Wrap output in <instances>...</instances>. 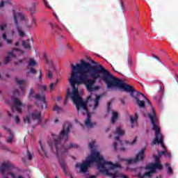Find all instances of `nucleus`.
Here are the masks:
<instances>
[{
  "mask_svg": "<svg viewBox=\"0 0 178 178\" xmlns=\"http://www.w3.org/2000/svg\"><path fill=\"white\" fill-rule=\"evenodd\" d=\"M13 94H14V95H19V91L17 90V89H15V90H13Z\"/></svg>",
  "mask_w": 178,
  "mask_h": 178,
  "instance_id": "46",
  "label": "nucleus"
},
{
  "mask_svg": "<svg viewBox=\"0 0 178 178\" xmlns=\"http://www.w3.org/2000/svg\"><path fill=\"white\" fill-rule=\"evenodd\" d=\"M9 3H10V1H9V0L1 1L0 3V8H3V6H5V5H9Z\"/></svg>",
  "mask_w": 178,
  "mask_h": 178,
  "instance_id": "28",
  "label": "nucleus"
},
{
  "mask_svg": "<svg viewBox=\"0 0 178 178\" xmlns=\"http://www.w3.org/2000/svg\"><path fill=\"white\" fill-rule=\"evenodd\" d=\"M148 116L153 126V131H155V138L153 140V144L154 145H156V144H160L161 147L163 148L164 151L159 152V150H157L158 154L160 155V156L166 155L168 150H166V146L163 144V135L161 134V128L158 126V120H156V115H155V110L154 108H152V113L148 114Z\"/></svg>",
  "mask_w": 178,
  "mask_h": 178,
  "instance_id": "4",
  "label": "nucleus"
},
{
  "mask_svg": "<svg viewBox=\"0 0 178 178\" xmlns=\"http://www.w3.org/2000/svg\"><path fill=\"white\" fill-rule=\"evenodd\" d=\"M124 129H122L120 127H118L115 129V134H117V136H124Z\"/></svg>",
  "mask_w": 178,
  "mask_h": 178,
  "instance_id": "14",
  "label": "nucleus"
},
{
  "mask_svg": "<svg viewBox=\"0 0 178 178\" xmlns=\"http://www.w3.org/2000/svg\"><path fill=\"white\" fill-rule=\"evenodd\" d=\"M119 116V114L118 113V112H113V115L111 118V123H115V122H116V120H118V117Z\"/></svg>",
  "mask_w": 178,
  "mask_h": 178,
  "instance_id": "24",
  "label": "nucleus"
},
{
  "mask_svg": "<svg viewBox=\"0 0 178 178\" xmlns=\"http://www.w3.org/2000/svg\"><path fill=\"white\" fill-rule=\"evenodd\" d=\"M67 49H69V51H71V52H74L73 47H72V46L69 44H67Z\"/></svg>",
  "mask_w": 178,
  "mask_h": 178,
  "instance_id": "38",
  "label": "nucleus"
},
{
  "mask_svg": "<svg viewBox=\"0 0 178 178\" xmlns=\"http://www.w3.org/2000/svg\"><path fill=\"white\" fill-rule=\"evenodd\" d=\"M36 26H37V22H35V18H34V17H33L31 25L26 24V27L28 29H33Z\"/></svg>",
  "mask_w": 178,
  "mask_h": 178,
  "instance_id": "21",
  "label": "nucleus"
},
{
  "mask_svg": "<svg viewBox=\"0 0 178 178\" xmlns=\"http://www.w3.org/2000/svg\"><path fill=\"white\" fill-rule=\"evenodd\" d=\"M95 145V141H92L91 143H89V148L90 149H93Z\"/></svg>",
  "mask_w": 178,
  "mask_h": 178,
  "instance_id": "36",
  "label": "nucleus"
},
{
  "mask_svg": "<svg viewBox=\"0 0 178 178\" xmlns=\"http://www.w3.org/2000/svg\"><path fill=\"white\" fill-rule=\"evenodd\" d=\"M138 120V115L135 114V118L133 115H130V122H131V128L134 127V122H137Z\"/></svg>",
  "mask_w": 178,
  "mask_h": 178,
  "instance_id": "16",
  "label": "nucleus"
},
{
  "mask_svg": "<svg viewBox=\"0 0 178 178\" xmlns=\"http://www.w3.org/2000/svg\"><path fill=\"white\" fill-rule=\"evenodd\" d=\"M15 45L16 47H19V45H20V42L19 41H17V42H15Z\"/></svg>",
  "mask_w": 178,
  "mask_h": 178,
  "instance_id": "57",
  "label": "nucleus"
},
{
  "mask_svg": "<svg viewBox=\"0 0 178 178\" xmlns=\"http://www.w3.org/2000/svg\"><path fill=\"white\" fill-rule=\"evenodd\" d=\"M113 147L114 148V151H116L118 149V143H114Z\"/></svg>",
  "mask_w": 178,
  "mask_h": 178,
  "instance_id": "47",
  "label": "nucleus"
},
{
  "mask_svg": "<svg viewBox=\"0 0 178 178\" xmlns=\"http://www.w3.org/2000/svg\"><path fill=\"white\" fill-rule=\"evenodd\" d=\"M41 120H42V118H41V112L38 111H35L24 117V123H28V124H30L31 122H35L36 124H40Z\"/></svg>",
  "mask_w": 178,
  "mask_h": 178,
  "instance_id": "6",
  "label": "nucleus"
},
{
  "mask_svg": "<svg viewBox=\"0 0 178 178\" xmlns=\"http://www.w3.org/2000/svg\"><path fill=\"white\" fill-rule=\"evenodd\" d=\"M15 83H17V84H18V86H19V88L21 89V90L24 91V87L22 86V85L24 84V83H26V80L22 79V80H19V78L15 77Z\"/></svg>",
  "mask_w": 178,
  "mask_h": 178,
  "instance_id": "13",
  "label": "nucleus"
},
{
  "mask_svg": "<svg viewBox=\"0 0 178 178\" xmlns=\"http://www.w3.org/2000/svg\"><path fill=\"white\" fill-rule=\"evenodd\" d=\"M163 89H162V87H160V90L158 92V94L155 96H154V99L156 102V104H159V105H161L162 104V98H163Z\"/></svg>",
  "mask_w": 178,
  "mask_h": 178,
  "instance_id": "10",
  "label": "nucleus"
},
{
  "mask_svg": "<svg viewBox=\"0 0 178 178\" xmlns=\"http://www.w3.org/2000/svg\"><path fill=\"white\" fill-rule=\"evenodd\" d=\"M14 104H15V110L19 112V113H22V107L23 106V103H22L20 102V100H19L18 98H15L14 99Z\"/></svg>",
  "mask_w": 178,
  "mask_h": 178,
  "instance_id": "11",
  "label": "nucleus"
},
{
  "mask_svg": "<svg viewBox=\"0 0 178 178\" xmlns=\"http://www.w3.org/2000/svg\"><path fill=\"white\" fill-rule=\"evenodd\" d=\"M99 99H101V96L99 95L96 96V98L94 100L95 104H94L93 109H97V108H98V106H99Z\"/></svg>",
  "mask_w": 178,
  "mask_h": 178,
  "instance_id": "19",
  "label": "nucleus"
},
{
  "mask_svg": "<svg viewBox=\"0 0 178 178\" xmlns=\"http://www.w3.org/2000/svg\"><path fill=\"white\" fill-rule=\"evenodd\" d=\"M127 144H129L130 145H134L136 143H137V136L135 137V138L133 140L132 142H127Z\"/></svg>",
  "mask_w": 178,
  "mask_h": 178,
  "instance_id": "34",
  "label": "nucleus"
},
{
  "mask_svg": "<svg viewBox=\"0 0 178 178\" xmlns=\"http://www.w3.org/2000/svg\"><path fill=\"white\" fill-rule=\"evenodd\" d=\"M22 45L26 49H30L31 48V47L30 46V40L22 41Z\"/></svg>",
  "mask_w": 178,
  "mask_h": 178,
  "instance_id": "22",
  "label": "nucleus"
},
{
  "mask_svg": "<svg viewBox=\"0 0 178 178\" xmlns=\"http://www.w3.org/2000/svg\"><path fill=\"white\" fill-rule=\"evenodd\" d=\"M29 69H30V72H28L27 74H30V73H32L33 74H35L37 73V71L33 68V67H29Z\"/></svg>",
  "mask_w": 178,
  "mask_h": 178,
  "instance_id": "33",
  "label": "nucleus"
},
{
  "mask_svg": "<svg viewBox=\"0 0 178 178\" xmlns=\"http://www.w3.org/2000/svg\"><path fill=\"white\" fill-rule=\"evenodd\" d=\"M2 38L4 41H6L8 45H12L13 40H12L11 39H8V36H6V33L2 34Z\"/></svg>",
  "mask_w": 178,
  "mask_h": 178,
  "instance_id": "17",
  "label": "nucleus"
},
{
  "mask_svg": "<svg viewBox=\"0 0 178 178\" xmlns=\"http://www.w3.org/2000/svg\"><path fill=\"white\" fill-rule=\"evenodd\" d=\"M35 65H37V63L35 62V60L31 59L28 64V69H30V67L31 66H35Z\"/></svg>",
  "mask_w": 178,
  "mask_h": 178,
  "instance_id": "30",
  "label": "nucleus"
},
{
  "mask_svg": "<svg viewBox=\"0 0 178 178\" xmlns=\"http://www.w3.org/2000/svg\"><path fill=\"white\" fill-rule=\"evenodd\" d=\"M145 169L146 170H149V172H150V174L154 175V173L156 172V169L162 170V169H163V165H162V164H161L159 162H156L155 163L147 165L145 167Z\"/></svg>",
  "mask_w": 178,
  "mask_h": 178,
  "instance_id": "9",
  "label": "nucleus"
},
{
  "mask_svg": "<svg viewBox=\"0 0 178 178\" xmlns=\"http://www.w3.org/2000/svg\"><path fill=\"white\" fill-rule=\"evenodd\" d=\"M58 80H56V81L55 83H50L49 86V90L50 91H54V90H55V88H56V86H58Z\"/></svg>",
  "mask_w": 178,
  "mask_h": 178,
  "instance_id": "27",
  "label": "nucleus"
},
{
  "mask_svg": "<svg viewBox=\"0 0 178 178\" xmlns=\"http://www.w3.org/2000/svg\"><path fill=\"white\" fill-rule=\"evenodd\" d=\"M19 63H23V60H19V63H15V65H19Z\"/></svg>",
  "mask_w": 178,
  "mask_h": 178,
  "instance_id": "59",
  "label": "nucleus"
},
{
  "mask_svg": "<svg viewBox=\"0 0 178 178\" xmlns=\"http://www.w3.org/2000/svg\"><path fill=\"white\" fill-rule=\"evenodd\" d=\"M44 59L46 61V63L47 65H50L51 66H52V68L54 69V61H52V60H49L48 57H47V55L44 56Z\"/></svg>",
  "mask_w": 178,
  "mask_h": 178,
  "instance_id": "26",
  "label": "nucleus"
},
{
  "mask_svg": "<svg viewBox=\"0 0 178 178\" xmlns=\"http://www.w3.org/2000/svg\"><path fill=\"white\" fill-rule=\"evenodd\" d=\"M144 154H145V148L142 149L138 154H136V158L128 159H127V162L129 165H131L133 163H137V162H140L144 159Z\"/></svg>",
  "mask_w": 178,
  "mask_h": 178,
  "instance_id": "8",
  "label": "nucleus"
},
{
  "mask_svg": "<svg viewBox=\"0 0 178 178\" xmlns=\"http://www.w3.org/2000/svg\"><path fill=\"white\" fill-rule=\"evenodd\" d=\"M39 144L41 148V149L39 151L40 155H41L42 156H47V151L44 148V146H42V145L41 144V141H39Z\"/></svg>",
  "mask_w": 178,
  "mask_h": 178,
  "instance_id": "18",
  "label": "nucleus"
},
{
  "mask_svg": "<svg viewBox=\"0 0 178 178\" xmlns=\"http://www.w3.org/2000/svg\"><path fill=\"white\" fill-rule=\"evenodd\" d=\"M31 10V13H35V3H33V8Z\"/></svg>",
  "mask_w": 178,
  "mask_h": 178,
  "instance_id": "41",
  "label": "nucleus"
},
{
  "mask_svg": "<svg viewBox=\"0 0 178 178\" xmlns=\"http://www.w3.org/2000/svg\"><path fill=\"white\" fill-rule=\"evenodd\" d=\"M152 175V174L149 171H148L145 172L143 175L139 174L138 177V178L151 177Z\"/></svg>",
  "mask_w": 178,
  "mask_h": 178,
  "instance_id": "25",
  "label": "nucleus"
},
{
  "mask_svg": "<svg viewBox=\"0 0 178 178\" xmlns=\"http://www.w3.org/2000/svg\"><path fill=\"white\" fill-rule=\"evenodd\" d=\"M154 159L156 162H159V159H161V155L154 156Z\"/></svg>",
  "mask_w": 178,
  "mask_h": 178,
  "instance_id": "40",
  "label": "nucleus"
},
{
  "mask_svg": "<svg viewBox=\"0 0 178 178\" xmlns=\"http://www.w3.org/2000/svg\"><path fill=\"white\" fill-rule=\"evenodd\" d=\"M42 77V73L41 72V70H40L39 79L41 80Z\"/></svg>",
  "mask_w": 178,
  "mask_h": 178,
  "instance_id": "56",
  "label": "nucleus"
},
{
  "mask_svg": "<svg viewBox=\"0 0 178 178\" xmlns=\"http://www.w3.org/2000/svg\"><path fill=\"white\" fill-rule=\"evenodd\" d=\"M152 58H154V59H156V60H159V62H161V60L159 59V57L155 56V54H153Z\"/></svg>",
  "mask_w": 178,
  "mask_h": 178,
  "instance_id": "49",
  "label": "nucleus"
},
{
  "mask_svg": "<svg viewBox=\"0 0 178 178\" xmlns=\"http://www.w3.org/2000/svg\"><path fill=\"white\" fill-rule=\"evenodd\" d=\"M15 122H16L17 124H19V123H20V119L19 118V116H17V115L15 116Z\"/></svg>",
  "mask_w": 178,
  "mask_h": 178,
  "instance_id": "43",
  "label": "nucleus"
},
{
  "mask_svg": "<svg viewBox=\"0 0 178 178\" xmlns=\"http://www.w3.org/2000/svg\"><path fill=\"white\" fill-rule=\"evenodd\" d=\"M94 162L97 163V169H99L100 173H102L105 176H108L111 178L120 177L119 171L115 170L113 173L111 172V170H115L118 168H120V165L118 163H113L111 161H106L104 157L100 156L99 152L95 150L92 151L91 155L86 158V161L82 162L81 164L76 163L75 168H79L80 173H87L88 172V168L91 163Z\"/></svg>",
  "mask_w": 178,
  "mask_h": 178,
  "instance_id": "2",
  "label": "nucleus"
},
{
  "mask_svg": "<svg viewBox=\"0 0 178 178\" xmlns=\"http://www.w3.org/2000/svg\"><path fill=\"white\" fill-rule=\"evenodd\" d=\"M165 156H170V153L165 152Z\"/></svg>",
  "mask_w": 178,
  "mask_h": 178,
  "instance_id": "60",
  "label": "nucleus"
},
{
  "mask_svg": "<svg viewBox=\"0 0 178 178\" xmlns=\"http://www.w3.org/2000/svg\"><path fill=\"white\" fill-rule=\"evenodd\" d=\"M109 111H111V103H108L107 112H109Z\"/></svg>",
  "mask_w": 178,
  "mask_h": 178,
  "instance_id": "51",
  "label": "nucleus"
},
{
  "mask_svg": "<svg viewBox=\"0 0 178 178\" xmlns=\"http://www.w3.org/2000/svg\"><path fill=\"white\" fill-rule=\"evenodd\" d=\"M121 102H122V105H124V100L122 99Z\"/></svg>",
  "mask_w": 178,
  "mask_h": 178,
  "instance_id": "63",
  "label": "nucleus"
},
{
  "mask_svg": "<svg viewBox=\"0 0 178 178\" xmlns=\"http://www.w3.org/2000/svg\"><path fill=\"white\" fill-rule=\"evenodd\" d=\"M13 15H15V16H16V19H19V20H26V15L20 13H14Z\"/></svg>",
  "mask_w": 178,
  "mask_h": 178,
  "instance_id": "20",
  "label": "nucleus"
},
{
  "mask_svg": "<svg viewBox=\"0 0 178 178\" xmlns=\"http://www.w3.org/2000/svg\"><path fill=\"white\" fill-rule=\"evenodd\" d=\"M0 172L3 175L8 172V175L12 178H24L22 175H19V168H15L13 164L10 162L3 163L0 167Z\"/></svg>",
  "mask_w": 178,
  "mask_h": 178,
  "instance_id": "5",
  "label": "nucleus"
},
{
  "mask_svg": "<svg viewBox=\"0 0 178 178\" xmlns=\"http://www.w3.org/2000/svg\"><path fill=\"white\" fill-rule=\"evenodd\" d=\"M64 105H67V98L65 99Z\"/></svg>",
  "mask_w": 178,
  "mask_h": 178,
  "instance_id": "58",
  "label": "nucleus"
},
{
  "mask_svg": "<svg viewBox=\"0 0 178 178\" xmlns=\"http://www.w3.org/2000/svg\"><path fill=\"white\" fill-rule=\"evenodd\" d=\"M86 178H97V175H90L89 177H86Z\"/></svg>",
  "mask_w": 178,
  "mask_h": 178,
  "instance_id": "53",
  "label": "nucleus"
},
{
  "mask_svg": "<svg viewBox=\"0 0 178 178\" xmlns=\"http://www.w3.org/2000/svg\"><path fill=\"white\" fill-rule=\"evenodd\" d=\"M42 90H43L44 91H47V86H42Z\"/></svg>",
  "mask_w": 178,
  "mask_h": 178,
  "instance_id": "54",
  "label": "nucleus"
},
{
  "mask_svg": "<svg viewBox=\"0 0 178 178\" xmlns=\"http://www.w3.org/2000/svg\"><path fill=\"white\" fill-rule=\"evenodd\" d=\"M5 29H6V24L0 26V30H1V31H3V30H5Z\"/></svg>",
  "mask_w": 178,
  "mask_h": 178,
  "instance_id": "44",
  "label": "nucleus"
},
{
  "mask_svg": "<svg viewBox=\"0 0 178 178\" xmlns=\"http://www.w3.org/2000/svg\"><path fill=\"white\" fill-rule=\"evenodd\" d=\"M66 124L63 125V129L60 131L59 136H56L55 134H52L51 136L54 138V143L50 144V147L52 149H56L57 156L58 158V163L61 167L65 175H67V171L66 170V163L63 158H65V154L72 148H79V145L74 143H70L67 147H65L62 144V140L65 141H69V133H70V127L72 124H68L67 127L65 129Z\"/></svg>",
  "mask_w": 178,
  "mask_h": 178,
  "instance_id": "3",
  "label": "nucleus"
},
{
  "mask_svg": "<svg viewBox=\"0 0 178 178\" xmlns=\"http://www.w3.org/2000/svg\"><path fill=\"white\" fill-rule=\"evenodd\" d=\"M52 74L51 73V71H49L48 74H47V77H49V79H51L52 77Z\"/></svg>",
  "mask_w": 178,
  "mask_h": 178,
  "instance_id": "50",
  "label": "nucleus"
},
{
  "mask_svg": "<svg viewBox=\"0 0 178 178\" xmlns=\"http://www.w3.org/2000/svg\"><path fill=\"white\" fill-rule=\"evenodd\" d=\"M88 60H89V62H91V63H92L93 65H97V63H95L94 60L90 59V57L87 58Z\"/></svg>",
  "mask_w": 178,
  "mask_h": 178,
  "instance_id": "48",
  "label": "nucleus"
},
{
  "mask_svg": "<svg viewBox=\"0 0 178 178\" xmlns=\"http://www.w3.org/2000/svg\"><path fill=\"white\" fill-rule=\"evenodd\" d=\"M51 27L53 29V31H56L57 30L60 31V28L58 26V25H54L50 24Z\"/></svg>",
  "mask_w": 178,
  "mask_h": 178,
  "instance_id": "32",
  "label": "nucleus"
},
{
  "mask_svg": "<svg viewBox=\"0 0 178 178\" xmlns=\"http://www.w3.org/2000/svg\"><path fill=\"white\" fill-rule=\"evenodd\" d=\"M27 155H28V159H29V161H31V159H33V154H31L30 151H27Z\"/></svg>",
  "mask_w": 178,
  "mask_h": 178,
  "instance_id": "35",
  "label": "nucleus"
},
{
  "mask_svg": "<svg viewBox=\"0 0 178 178\" xmlns=\"http://www.w3.org/2000/svg\"><path fill=\"white\" fill-rule=\"evenodd\" d=\"M71 67V86L72 87L71 99L76 106L78 113H80V112L82 115H86V113L87 118L85 120L86 127H94V126L97 125V122L90 121L91 114L88 112L87 103L83 100V98L79 94V86L84 84L88 92L97 91V90H99V86H94L95 85V80H98V79L105 83L108 90H113V88H116L130 92L131 97L135 99L138 106L139 108H145V102L140 100L141 98H145L144 94L137 92L134 95L133 86L127 85L123 80L115 77L102 65H99L95 67L90 64V63L81 60L80 64L72 65Z\"/></svg>",
  "mask_w": 178,
  "mask_h": 178,
  "instance_id": "1",
  "label": "nucleus"
},
{
  "mask_svg": "<svg viewBox=\"0 0 178 178\" xmlns=\"http://www.w3.org/2000/svg\"><path fill=\"white\" fill-rule=\"evenodd\" d=\"M109 130H111L110 128H106V133H108V131H109Z\"/></svg>",
  "mask_w": 178,
  "mask_h": 178,
  "instance_id": "62",
  "label": "nucleus"
},
{
  "mask_svg": "<svg viewBox=\"0 0 178 178\" xmlns=\"http://www.w3.org/2000/svg\"><path fill=\"white\" fill-rule=\"evenodd\" d=\"M143 98H145V99H146L147 104H148V105H149V106H151V108H152V104L151 103V101H149V99H148V98H147L145 96Z\"/></svg>",
  "mask_w": 178,
  "mask_h": 178,
  "instance_id": "39",
  "label": "nucleus"
},
{
  "mask_svg": "<svg viewBox=\"0 0 178 178\" xmlns=\"http://www.w3.org/2000/svg\"><path fill=\"white\" fill-rule=\"evenodd\" d=\"M9 62H10V56H7L5 58V65H8V63H9Z\"/></svg>",
  "mask_w": 178,
  "mask_h": 178,
  "instance_id": "37",
  "label": "nucleus"
},
{
  "mask_svg": "<svg viewBox=\"0 0 178 178\" xmlns=\"http://www.w3.org/2000/svg\"><path fill=\"white\" fill-rule=\"evenodd\" d=\"M43 2L44 3V5H45L46 8H48L49 9H51V6H49L48 5V3H47L46 0H43Z\"/></svg>",
  "mask_w": 178,
  "mask_h": 178,
  "instance_id": "45",
  "label": "nucleus"
},
{
  "mask_svg": "<svg viewBox=\"0 0 178 178\" xmlns=\"http://www.w3.org/2000/svg\"><path fill=\"white\" fill-rule=\"evenodd\" d=\"M3 129H4V130H6V131H8V133H9V134H10V136L6 139V142L8 143L9 144H10L12 143V141H13V137H14L15 134L8 127H3Z\"/></svg>",
  "mask_w": 178,
  "mask_h": 178,
  "instance_id": "12",
  "label": "nucleus"
},
{
  "mask_svg": "<svg viewBox=\"0 0 178 178\" xmlns=\"http://www.w3.org/2000/svg\"><path fill=\"white\" fill-rule=\"evenodd\" d=\"M53 110L55 112H57V113H60V111H62V108L60 107H59L58 105H56L54 108Z\"/></svg>",
  "mask_w": 178,
  "mask_h": 178,
  "instance_id": "31",
  "label": "nucleus"
},
{
  "mask_svg": "<svg viewBox=\"0 0 178 178\" xmlns=\"http://www.w3.org/2000/svg\"><path fill=\"white\" fill-rule=\"evenodd\" d=\"M15 52H20V49L19 48H15V49H13L10 51H9L8 53V54L10 56H12V58H16V54H15Z\"/></svg>",
  "mask_w": 178,
  "mask_h": 178,
  "instance_id": "15",
  "label": "nucleus"
},
{
  "mask_svg": "<svg viewBox=\"0 0 178 178\" xmlns=\"http://www.w3.org/2000/svg\"><path fill=\"white\" fill-rule=\"evenodd\" d=\"M58 119H56V120H54V123H58Z\"/></svg>",
  "mask_w": 178,
  "mask_h": 178,
  "instance_id": "64",
  "label": "nucleus"
},
{
  "mask_svg": "<svg viewBox=\"0 0 178 178\" xmlns=\"http://www.w3.org/2000/svg\"><path fill=\"white\" fill-rule=\"evenodd\" d=\"M120 150H121V151H125V150H126V148H124V147H121V148H120Z\"/></svg>",
  "mask_w": 178,
  "mask_h": 178,
  "instance_id": "61",
  "label": "nucleus"
},
{
  "mask_svg": "<svg viewBox=\"0 0 178 178\" xmlns=\"http://www.w3.org/2000/svg\"><path fill=\"white\" fill-rule=\"evenodd\" d=\"M115 140L116 141H120V142H122V141L120 140V137H119V136H115Z\"/></svg>",
  "mask_w": 178,
  "mask_h": 178,
  "instance_id": "52",
  "label": "nucleus"
},
{
  "mask_svg": "<svg viewBox=\"0 0 178 178\" xmlns=\"http://www.w3.org/2000/svg\"><path fill=\"white\" fill-rule=\"evenodd\" d=\"M13 17H14V23L16 26V29L17 32L22 31V26H20V25H19V22H17V19L16 18V15H15V14H13Z\"/></svg>",
  "mask_w": 178,
  "mask_h": 178,
  "instance_id": "23",
  "label": "nucleus"
},
{
  "mask_svg": "<svg viewBox=\"0 0 178 178\" xmlns=\"http://www.w3.org/2000/svg\"><path fill=\"white\" fill-rule=\"evenodd\" d=\"M166 168H168V173L169 175H173V170L172 169V167L170 166V164L165 163Z\"/></svg>",
  "mask_w": 178,
  "mask_h": 178,
  "instance_id": "29",
  "label": "nucleus"
},
{
  "mask_svg": "<svg viewBox=\"0 0 178 178\" xmlns=\"http://www.w3.org/2000/svg\"><path fill=\"white\" fill-rule=\"evenodd\" d=\"M33 94H34V90L31 88L28 96L29 101H33V98H34V99H36V101H40V102L43 104L42 105V109H44V107L47 108V99L45 97V95L42 94L40 95V94L37 93L35 95H33Z\"/></svg>",
  "mask_w": 178,
  "mask_h": 178,
  "instance_id": "7",
  "label": "nucleus"
},
{
  "mask_svg": "<svg viewBox=\"0 0 178 178\" xmlns=\"http://www.w3.org/2000/svg\"><path fill=\"white\" fill-rule=\"evenodd\" d=\"M19 37H24L26 35V33L24 31H18Z\"/></svg>",
  "mask_w": 178,
  "mask_h": 178,
  "instance_id": "42",
  "label": "nucleus"
},
{
  "mask_svg": "<svg viewBox=\"0 0 178 178\" xmlns=\"http://www.w3.org/2000/svg\"><path fill=\"white\" fill-rule=\"evenodd\" d=\"M123 2H124V0H120V5L122 9H124Z\"/></svg>",
  "mask_w": 178,
  "mask_h": 178,
  "instance_id": "55",
  "label": "nucleus"
}]
</instances>
